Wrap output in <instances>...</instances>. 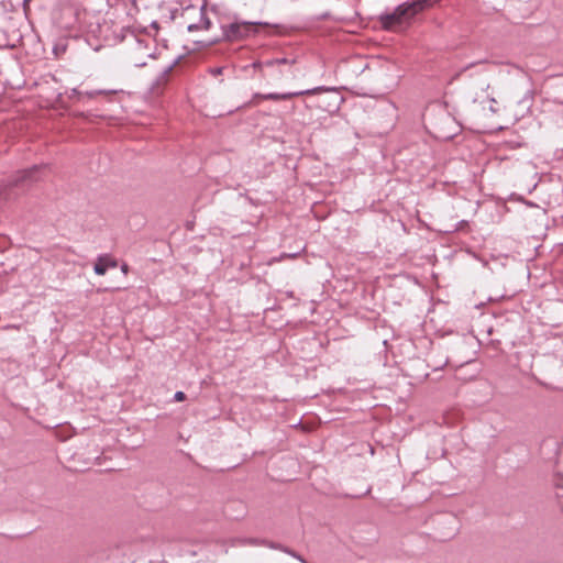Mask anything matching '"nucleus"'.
I'll use <instances>...</instances> for the list:
<instances>
[{
  "label": "nucleus",
  "instance_id": "obj_8",
  "mask_svg": "<svg viewBox=\"0 0 563 563\" xmlns=\"http://www.w3.org/2000/svg\"><path fill=\"white\" fill-rule=\"evenodd\" d=\"M294 63H295V60H289L287 58H274V59L264 62L263 65H265L266 67H275V66L284 65V64L292 65Z\"/></svg>",
  "mask_w": 563,
  "mask_h": 563
},
{
  "label": "nucleus",
  "instance_id": "obj_3",
  "mask_svg": "<svg viewBox=\"0 0 563 563\" xmlns=\"http://www.w3.org/2000/svg\"><path fill=\"white\" fill-rule=\"evenodd\" d=\"M41 170H42V167L33 166L32 168H29V169L18 173V175L11 183V186L24 187V185H29V184L40 180L41 179V176H40Z\"/></svg>",
  "mask_w": 563,
  "mask_h": 563
},
{
  "label": "nucleus",
  "instance_id": "obj_6",
  "mask_svg": "<svg viewBox=\"0 0 563 563\" xmlns=\"http://www.w3.org/2000/svg\"><path fill=\"white\" fill-rule=\"evenodd\" d=\"M260 544H267V540L258 538H234L231 540L233 547H260Z\"/></svg>",
  "mask_w": 563,
  "mask_h": 563
},
{
  "label": "nucleus",
  "instance_id": "obj_11",
  "mask_svg": "<svg viewBox=\"0 0 563 563\" xmlns=\"http://www.w3.org/2000/svg\"><path fill=\"white\" fill-rule=\"evenodd\" d=\"M174 398L176 401H183L186 398V395L183 391H177Z\"/></svg>",
  "mask_w": 563,
  "mask_h": 563
},
{
  "label": "nucleus",
  "instance_id": "obj_13",
  "mask_svg": "<svg viewBox=\"0 0 563 563\" xmlns=\"http://www.w3.org/2000/svg\"><path fill=\"white\" fill-rule=\"evenodd\" d=\"M203 22H205V29H209L210 27V21L208 19H205Z\"/></svg>",
  "mask_w": 563,
  "mask_h": 563
},
{
  "label": "nucleus",
  "instance_id": "obj_7",
  "mask_svg": "<svg viewBox=\"0 0 563 563\" xmlns=\"http://www.w3.org/2000/svg\"><path fill=\"white\" fill-rule=\"evenodd\" d=\"M120 90L118 89H109V90H93V91H87V92H78L79 96H85V97H88V98H95L99 95H104V96H110V95H115L118 93ZM75 92L77 93V91L75 90Z\"/></svg>",
  "mask_w": 563,
  "mask_h": 563
},
{
  "label": "nucleus",
  "instance_id": "obj_15",
  "mask_svg": "<svg viewBox=\"0 0 563 563\" xmlns=\"http://www.w3.org/2000/svg\"><path fill=\"white\" fill-rule=\"evenodd\" d=\"M221 73V68H217L213 70V74L217 75V74H220Z\"/></svg>",
  "mask_w": 563,
  "mask_h": 563
},
{
  "label": "nucleus",
  "instance_id": "obj_2",
  "mask_svg": "<svg viewBox=\"0 0 563 563\" xmlns=\"http://www.w3.org/2000/svg\"><path fill=\"white\" fill-rule=\"evenodd\" d=\"M323 90H325L323 87H317V88H312V89L292 91V92H284V93H277V92L255 93L254 99L274 100V101L288 100L290 98L298 97V96L316 95Z\"/></svg>",
  "mask_w": 563,
  "mask_h": 563
},
{
  "label": "nucleus",
  "instance_id": "obj_17",
  "mask_svg": "<svg viewBox=\"0 0 563 563\" xmlns=\"http://www.w3.org/2000/svg\"><path fill=\"white\" fill-rule=\"evenodd\" d=\"M489 109H490L492 112H496V109L494 108V104H490Z\"/></svg>",
  "mask_w": 563,
  "mask_h": 563
},
{
  "label": "nucleus",
  "instance_id": "obj_12",
  "mask_svg": "<svg viewBox=\"0 0 563 563\" xmlns=\"http://www.w3.org/2000/svg\"><path fill=\"white\" fill-rule=\"evenodd\" d=\"M485 63H486L485 60H481V62H477V63H472V64H470V65L465 66V67L462 69V71H465V70H467V69H470L471 67L476 66V65H483V64H485Z\"/></svg>",
  "mask_w": 563,
  "mask_h": 563
},
{
  "label": "nucleus",
  "instance_id": "obj_16",
  "mask_svg": "<svg viewBox=\"0 0 563 563\" xmlns=\"http://www.w3.org/2000/svg\"><path fill=\"white\" fill-rule=\"evenodd\" d=\"M122 272H123V273H126V272H128V266H126L125 264L122 266Z\"/></svg>",
  "mask_w": 563,
  "mask_h": 563
},
{
  "label": "nucleus",
  "instance_id": "obj_9",
  "mask_svg": "<svg viewBox=\"0 0 563 563\" xmlns=\"http://www.w3.org/2000/svg\"><path fill=\"white\" fill-rule=\"evenodd\" d=\"M283 552L291 555L292 558L297 559L298 561H300L301 563H308L300 554H298L297 552L292 551L291 549L289 548H286L283 549Z\"/></svg>",
  "mask_w": 563,
  "mask_h": 563
},
{
  "label": "nucleus",
  "instance_id": "obj_10",
  "mask_svg": "<svg viewBox=\"0 0 563 563\" xmlns=\"http://www.w3.org/2000/svg\"><path fill=\"white\" fill-rule=\"evenodd\" d=\"M262 547H268L271 549L280 550L285 549L284 545L267 540V544H261Z\"/></svg>",
  "mask_w": 563,
  "mask_h": 563
},
{
  "label": "nucleus",
  "instance_id": "obj_14",
  "mask_svg": "<svg viewBox=\"0 0 563 563\" xmlns=\"http://www.w3.org/2000/svg\"><path fill=\"white\" fill-rule=\"evenodd\" d=\"M196 29H198V26H197V25H194V24H191V25H189V26H188V30H189V31H194V30H196Z\"/></svg>",
  "mask_w": 563,
  "mask_h": 563
},
{
  "label": "nucleus",
  "instance_id": "obj_1",
  "mask_svg": "<svg viewBox=\"0 0 563 563\" xmlns=\"http://www.w3.org/2000/svg\"><path fill=\"white\" fill-rule=\"evenodd\" d=\"M432 3V0H412L404 2L398 5L393 13L383 18V25L387 30L400 31L416 14L431 7Z\"/></svg>",
  "mask_w": 563,
  "mask_h": 563
},
{
  "label": "nucleus",
  "instance_id": "obj_5",
  "mask_svg": "<svg viewBox=\"0 0 563 563\" xmlns=\"http://www.w3.org/2000/svg\"><path fill=\"white\" fill-rule=\"evenodd\" d=\"M109 267H117V262L108 255H102L97 258L93 271L97 275H104Z\"/></svg>",
  "mask_w": 563,
  "mask_h": 563
},
{
  "label": "nucleus",
  "instance_id": "obj_4",
  "mask_svg": "<svg viewBox=\"0 0 563 563\" xmlns=\"http://www.w3.org/2000/svg\"><path fill=\"white\" fill-rule=\"evenodd\" d=\"M252 27L251 23L247 22H234L223 27L224 36L230 40L242 38L247 35Z\"/></svg>",
  "mask_w": 563,
  "mask_h": 563
}]
</instances>
